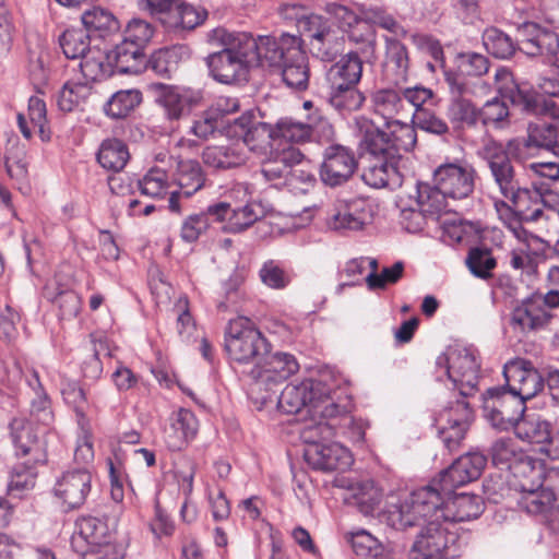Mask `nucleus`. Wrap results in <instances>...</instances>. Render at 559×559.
Segmentation results:
<instances>
[{
	"label": "nucleus",
	"mask_w": 559,
	"mask_h": 559,
	"mask_svg": "<svg viewBox=\"0 0 559 559\" xmlns=\"http://www.w3.org/2000/svg\"><path fill=\"white\" fill-rule=\"evenodd\" d=\"M510 472L515 479L514 486L516 490L540 488L544 485V464L527 453Z\"/></svg>",
	"instance_id": "obj_45"
},
{
	"label": "nucleus",
	"mask_w": 559,
	"mask_h": 559,
	"mask_svg": "<svg viewBox=\"0 0 559 559\" xmlns=\"http://www.w3.org/2000/svg\"><path fill=\"white\" fill-rule=\"evenodd\" d=\"M526 454L512 438H499L488 449L491 464L499 469L511 471Z\"/></svg>",
	"instance_id": "obj_47"
},
{
	"label": "nucleus",
	"mask_w": 559,
	"mask_h": 559,
	"mask_svg": "<svg viewBox=\"0 0 559 559\" xmlns=\"http://www.w3.org/2000/svg\"><path fill=\"white\" fill-rule=\"evenodd\" d=\"M81 20L86 32L111 33L120 28L118 19L109 10L102 7H93L85 11Z\"/></svg>",
	"instance_id": "obj_59"
},
{
	"label": "nucleus",
	"mask_w": 559,
	"mask_h": 559,
	"mask_svg": "<svg viewBox=\"0 0 559 559\" xmlns=\"http://www.w3.org/2000/svg\"><path fill=\"white\" fill-rule=\"evenodd\" d=\"M139 7L156 19L166 32L180 36L202 25L209 15L204 8L179 0H139Z\"/></svg>",
	"instance_id": "obj_5"
},
{
	"label": "nucleus",
	"mask_w": 559,
	"mask_h": 559,
	"mask_svg": "<svg viewBox=\"0 0 559 559\" xmlns=\"http://www.w3.org/2000/svg\"><path fill=\"white\" fill-rule=\"evenodd\" d=\"M249 63L257 61L261 67L280 68V44L272 35L254 38L249 33H238Z\"/></svg>",
	"instance_id": "obj_30"
},
{
	"label": "nucleus",
	"mask_w": 559,
	"mask_h": 559,
	"mask_svg": "<svg viewBox=\"0 0 559 559\" xmlns=\"http://www.w3.org/2000/svg\"><path fill=\"white\" fill-rule=\"evenodd\" d=\"M409 52L399 38L384 37V59L382 62L383 79L395 87L403 86L409 75Z\"/></svg>",
	"instance_id": "obj_24"
},
{
	"label": "nucleus",
	"mask_w": 559,
	"mask_h": 559,
	"mask_svg": "<svg viewBox=\"0 0 559 559\" xmlns=\"http://www.w3.org/2000/svg\"><path fill=\"white\" fill-rule=\"evenodd\" d=\"M145 58L144 49L126 38L106 52L112 74H141L145 72Z\"/></svg>",
	"instance_id": "obj_29"
},
{
	"label": "nucleus",
	"mask_w": 559,
	"mask_h": 559,
	"mask_svg": "<svg viewBox=\"0 0 559 559\" xmlns=\"http://www.w3.org/2000/svg\"><path fill=\"white\" fill-rule=\"evenodd\" d=\"M304 459L313 469L324 473L344 472L354 461L349 450L338 442L305 448Z\"/></svg>",
	"instance_id": "obj_23"
},
{
	"label": "nucleus",
	"mask_w": 559,
	"mask_h": 559,
	"mask_svg": "<svg viewBox=\"0 0 559 559\" xmlns=\"http://www.w3.org/2000/svg\"><path fill=\"white\" fill-rule=\"evenodd\" d=\"M358 165V157L350 147L338 143L331 144L323 151L320 179L326 187H341L353 178Z\"/></svg>",
	"instance_id": "obj_13"
},
{
	"label": "nucleus",
	"mask_w": 559,
	"mask_h": 559,
	"mask_svg": "<svg viewBox=\"0 0 559 559\" xmlns=\"http://www.w3.org/2000/svg\"><path fill=\"white\" fill-rule=\"evenodd\" d=\"M142 103L140 90H121L111 95L104 104L103 110L111 119L127 118Z\"/></svg>",
	"instance_id": "obj_48"
},
{
	"label": "nucleus",
	"mask_w": 559,
	"mask_h": 559,
	"mask_svg": "<svg viewBox=\"0 0 559 559\" xmlns=\"http://www.w3.org/2000/svg\"><path fill=\"white\" fill-rule=\"evenodd\" d=\"M488 456L479 451H471L456 459L448 468L432 479L444 496L454 489L478 479L486 467Z\"/></svg>",
	"instance_id": "obj_14"
},
{
	"label": "nucleus",
	"mask_w": 559,
	"mask_h": 559,
	"mask_svg": "<svg viewBox=\"0 0 559 559\" xmlns=\"http://www.w3.org/2000/svg\"><path fill=\"white\" fill-rule=\"evenodd\" d=\"M513 428L519 439L532 444L548 445L547 451L551 452L555 424L539 417L522 418Z\"/></svg>",
	"instance_id": "obj_40"
},
{
	"label": "nucleus",
	"mask_w": 559,
	"mask_h": 559,
	"mask_svg": "<svg viewBox=\"0 0 559 559\" xmlns=\"http://www.w3.org/2000/svg\"><path fill=\"white\" fill-rule=\"evenodd\" d=\"M559 307L557 292H534L519 301L512 309L510 326L513 331L528 334L546 329L555 318L554 309Z\"/></svg>",
	"instance_id": "obj_6"
},
{
	"label": "nucleus",
	"mask_w": 559,
	"mask_h": 559,
	"mask_svg": "<svg viewBox=\"0 0 559 559\" xmlns=\"http://www.w3.org/2000/svg\"><path fill=\"white\" fill-rule=\"evenodd\" d=\"M483 44L487 52L497 59H509L519 50L518 40L514 41L507 33L497 27L485 29Z\"/></svg>",
	"instance_id": "obj_55"
},
{
	"label": "nucleus",
	"mask_w": 559,
	"mask_h": 559,
	"mask_svg": "<svg viewBox=\"0 0 559 559\" xmlns=\"http://www.w3.org/2000/svg\"><path fill=\"white\" fill-rule=\"evenodd\" d=\"M366 224V213L357 212L352 205L345 204L335 207L326 217V225L331 230H359Z\"/></svg>",
	"instance_id": "obj_53"
},
{
	"label": "nucleus",
	"mask_w": 559,
	"mask_h": 559,
	"mask_svg": "<svg viewBox=\"0 0 559 559\" xmlns=\"http://www.w3.org/2000/svg\"><path fill=\"white\" fill-rule=\"evenodd\" d=\"M500 97L487 100L478 109V121L484 126H493L497 129L509 124V108L506 100L527 112L537 114L543 109L545 99L527 84H519L513 80L512 73L507 69H498L495 74Z\"/></svg>",
	"instance_id": "obj_2"
},
{
	"label": "nucleus",
	"mask_w": 559,
	"mask_h": 559,
	"mask_svg": "<svg viewBox=\"0 0 559 559\" xmlns=\"http://www.w3.org/2000/svg\"><path fill=\"white\" fill-rule=\"evenodd\" d=\"M93 476L85 467L68 469L53 486V493L62 501L64 511L78 510L84 506L92 492Z\"/></svg>",
	"instance_id": "obj_18"
},
{
	"label": "nucleus",
	"mask_w": 559,
	"mask_h": 559,
	"mask_svg": "<svg viewBox=\"0 0 559 559\" xmlns=\"http://www.w3.org/2000/svg\"><path fill=\"white\" fill-rule=\"evenodd\" d=\"M38 464L17 463L11 472L8 483V496L14 499H23L35 486Z\"/></svg>",
	"instance_id": "obj_49"
},
{
	"label": "nucleus",
	"mask_w": 559,
	"mask_h": 559,
	"mask_svg": "<svg viewBox=\"0 0 559 559\" xmlns=\"http://www.w3.org/2000/svg\"><path fill=\"white\" fill-rule=\"evenodd\" d=\"M190 58L189 47L173 45L154 50L145 58V71L152 70L156 75L170 79L177 72L179 64Z\"/></svg>",
	"instance_id": "obj_31"
},
{
	"label": "nucleus",
	"mask_w": 559,
	"mask_h": 559,
	"mask_svg": "<svg viewBox=\"0 0 559 559\" xmlns=\"http://www.w3.org/2000/svg\"><path fill=\"white\" fill-rule=\"evenodd\" d=\"M384 128L389 131L390 159L400 162L403 152H411L415 147L417 142L416 129L414 126L397 119L384 122Z\"/></svg>",
	"instance_id": "obj_41"
},
{
	"label": "nucleus",
	"mask_w": 559,
	"mask_h": 559,
	"mask_svg": "<svg viewBox=\"0 0 559 559\" xmlns=\"http://www.w3.org/2000/svg\"><path fill=\"white\" fill-rule=\"evenodd\" d=\"M554 197L547 182H533L532 188L520 183L511 193L504 195L510 205L502 202L520 222H536L544 214L545 206H551L549 198Z\"/></svg>",
	"instance_id": "obj_12"
},
{
	"label": "nucleus",
	"mask_w": 559,
	"mask_h": 559,
	"mask_svg": "<svg viewBox=\"0 0 559 559\" xmlns=\"http://www.w3.org/2000/svg\"><path fill=\"white\" fill-rule=\"evenodd\" d=\"M349 543L354 559H391L384 546L366 531L353 533Z\"/></svg>",
	"instance_id": "obj_51"
},
{
	"label": "nucleus",
	"mask_w": 559,
	"mask_h": 559,
	"mask_svg": "<svg viewBox=\"0 0 559 559\" xmlns=\"http://www.w3.org/2000/svg\"><path fill=\"white\" fill-rule=\"evenodd\" d=\"M4 166L8 175L19 183L28 185V162L26 160V150L17 141L7 147L4 156Z\"/></svg>",
	"instance_id": "obj_58"
},
{
	"label": "nucleus",
	"mask_w": 559,
	"mask_h": 559,
	"mask_svg": "<svg viewBox=\"0 0 559 559\" xmlns=\"http://www.w3.org/2000/svg\"><path fill=\"white\" fill-rule=\"evenodd\" d=\"M465 264L475 277L488 280L492 276L497 260L487 246H474L468 250Z\"/></svg>",
	"instance_id": "obj_56"
},
{
	"label": "nucleus",
	"mask_w": 559,
	"mask_h": 559,
	"mask_svg": "<svg viewBox=\"0 0 559 559\" xmlns=\"http://www.w3.org/2000/svg\"><path fill=\"white\" fill-rule=\"evenodd\" d=\"M479 364L467 348L452 350V371L450 380L459 389L462 399L474 395L478 384Z\"/></svg>",
	"instance_id": "obj_26"
},
{
	"label": "nucleus",
	"mask_w": 559,
	"mask_h": 559,
	"mask_svg": "<svg viewBox=\"0 0 559 559\" xmlns=\"http://www.w3.org/2000/svg\"><path fill=\"white\" fill-rule=\"evenodd\" d=\"M176 181L185 198L192 197L205 181L201 164L198 160H181L178 164Z\"/></svg>",
	"instance_id": "obj_50"
},
{
	"label": "nucleus",
	"mask_w": 559,
	"mask_h": 559,
	"mask_svg": "<svg viewBox=\"0 0 559 559\" xmlns=\"http://www.w3.org/2000/svg\"><path fill=\"white\" fill-rule=\"evenodd\" d=\"M246 145L261 156V174L266 181L280 179V120L274 124L257 122L251 124Z\"/></svg>",
	"instance_id": "obj_9"
},
{
	"label": "nucleus",
	"mask_w": 559,
	"mask_h": 559,
	"mask_svg": "<svg viewBox=\"0 0 559 559\" xmlns=\"http://www.w3.org/2000/svg\"><path fill=\"white\" fill-rule=\"evenodd\" d=\"M224 348L228 357L239 364L255 362L252 373L261 380L266 392L261 396L263 407L273 406L280 409V372L273 368L270 358L280 361V353H271L270 342L262 333L250 326H242L238 322H230L225 333Z\"/></svg>",
	"instance_id": "obj_1"
},
{
	"label": "nucleus",
	"mask_w": 559,
	"mask_h": 559,
	"mask_svg": "<svg viewBox=\"0 0 559 559\" xmlns=\"http://www.w3.org/2000/svg\"><path fill=\"white\" fill-rule=\"evenodd\" d=\"M205 165L215 169H231L245 163L241 152L230 146H207L202 153Z\"/></svg>",
	"instance_id": "obj_54"
},
{
	"label": "nucleus",
	"mask_w": 559,
	"mask_h": 559,
	"mask_svg": "<svg viewBox=\"0 0 559 559\" xmlns=\"http://www.w3.org/2000/svg\"><path fill=\"white\" fill-rule=\"evenodd\" d=\"M477 173L467 163H447L440 165L433 171V183L454 200L469 197L475 188Z\"/></svg>",
	"instance_id": "obj_17"
},
{
	"label": "nucleus",
	"mask_w": 559,
	"mask_h": 559,
	"mask_svg": "<svg viewBox=\"0 0 559 559\" xmlns=\"http://www.w3.org/2000/svg\"><path fill=\"white\" fill-rule=\"evenodd\" d=\"M366 100L358 85H328V103L343 118L362 109Z\"/></svg>",
	"instance_id": "obj_33"
},
{
	"label": "nucleus",
	"mask_w": 559,
	"mask_h": 559,
	"mask_svg": "<svg viewBox=\"0 0 559 559\" xmlns=\"http://www.w3.org/2000/svg\"><path fill=\"white\" fill-rule=\"evenodd\" d=\"M382 491L372 480L356 484L352 488V503L364 515H373L382 501Z\"/></svg>",
	"instance_id": "obj_52"
},
{
	"label": "nucleus",
	"mask_w": 559,
	"mask_h": 559,
	"mask_svg": "<svg viewBox=\"0 0 559 559\" xmlns=\"http://www.w3.org/2000/svg\"><path fill=\"white\" fill-rule=\"evenodd\" d=\"M454 64L460 69L461 74H465L467 78H479L489 70L487 57L474 51L457 52Z\"/></svg>",
	"instance_id": "obj_64"
},
{
	"label": "nucleus",
	"mask_w": 559,
	"mask_h": 559,
	"mask_svg": "<svg viewBox=\"0 0 559 559\" xmlns=\"http://www.w3.org/2000/svg\"><path fill=\"white\" fill-rule=\"evenodd\" d=\"M399 162L389 157L370 158L361 174L362 181L372 188L400 186Z\"/></svg>",
	"instance_id": "obj_34"
},
{
	"label": "nucleus",
	"mask_w": 559,
	"mask_h": 559,
	"mask_svg": "<svg viewBox=\"0 0 559 559\" xmlns=\"http://www.w3.org/2000/svg\"><path fill=\"white\" fill-rule=\"evenodd\" d=\"M483 407L492 427L508 430L523 418L526 401L504 383L486 390Z\"/></svg>",
	"instance_id": "obj_8"
},
{
	"label": "nucleus",
	"mask_w": 559,
	"mask_h": 559,
	"mask_svg": "<svg viewBox=\"0 0 559 559\" xmlns=\"http://www.w3.org/2000/svg\"><path fill=\"white\" fill-rule=\"evenodd\" d=\"M346 43L350 47L348 53L356 55L367 64L373 66L378 60L379 44L378 32L367 23H359L344 34Z\"/></svg>",
	"instance_id": "obj_32"
},
{
	"label": "nucleus",
	"mask_w": 559,
	"mask_h": 559,
	"mask_svg": "<svg viewBox=\"0 0 559 559\" xmlns=\"http://www.w3.org/2000/svg\"><path fill=\"white\" fill-rule=\"evenodd\" d=\"M59 45L68 59L81 58V71L87 76V69L92 66L87 57L90 51L91 38L88 32L82 28L66 29L59 37Z\"/></svg>",
	"instance_id": "obj_36"
},
{
	"label": "nucleus",
	"mask_w": 559,
	"mask_h": 559,
	"mask_svg": "<svg viewBox=\"0 0 559 559\" xmlns=\"http://www.w3.org/2000/svg\"><path fill=\"white\" fill-rule=\"evenodd\" d=\"M228 115L219 112L221 132L229 139L242 140L246 144L254 118L253 112L248 110L237 118H229Z\"/></svg>",
	"instance_id": "obj_60"
},
{
	"label": "nucleus",
	"mask_w": 559,
	"mask_h": 559,
	"mask_svg": "<svg viewBox=\"0 0 559 559\" xmlns=\"http://www.w3.org/2000/svg\"><path fill=\"white\" fill-rule=\"evenodd\" d=\"M518 491L520 492L518 506L528 514L546 515L552 510L556 502L554 490L544 485L540 488H527Z\"/></svg>",
	"instance_id": "obj_46"
},
{
	"label": "nucleus",
	"mask_w": 559,
	"mask_h": 559,
	"mask_svg": "<svg viewBox=\"0 0 559 559\" xmlns=\"http://www.w3.org/2000/svg\"><path fill=\"white\" fill-rule=\"evenodd\" d=\"M453 525L437 516L419 531L408 559H454L461 556L463 543Z\"/></svg>",
	"instance_id": "obj_4"
},
{
	"label": "nucleus",
	"mask_w": 559,
	"mask_h": 559,
	"mask_svg": "<svg viewBox=\"0 0 559 559\" xmlns=\"http://www.w3.org/2000/svg\"><path fill=\"white\" fill-rule=\"evenodd\" d=\"M239 108L237 99H219L216 104V108L209 112L203 120L194 121L191 131L199 138L206 139L210 134H213L215 130L221 131V119L219 112L233 114Z\"/></svg>",
	"instance_id": "obj_57"
},
{
	"label": "nucleus",
	"mask_w": 559,
	"mask_h": 559,
	"mask_svg": "<svg viewBox=\"0 0 559 559\" xmlns=\"http://www.w3.org/2000/svg\"><path fill=\"white\" fill-rule=\"evenodd\" d=\"M152 88L155 91V103L169 121H178L188 116L202 99L199 92L182 90L175 85L155 83Z\"/></svg>",
	"instance_id": "obj_20"
},
{
	"label": "nucleus",
	"mask_w": 559,
	"mask_h": 559,
	"mask_svg": "<svg viewBox=\"0 0 559 559\" xmlns=\"http://www.w3.org/2000/svg\"><path fill=\"white\" fill-rule=\"evenodd\" d=\"M358 10L362 13L364 23L371 25L373 28H382L395 37H406L407 29L396 20L393 13L384 5L378 4H359Z\"/></svg>",
	"instance_id": "obj_42"
},
{
	"label": "nucleus",
	"mask_w": 559,
	"mask_h": 559,
	"mask_svg": "<svg viewBox=\"0 0 559 559\" xmlns=\"http://www.w3.org/2000/svg\"><path fill=\"white\" fill-rule=\"evenodd\" d=\"M321 392V381L307 380L299 384H287L282 390V413L297 414L304 407L310 409V396Z\"/></svg>",
	"instance_id": "obj_37"
},
{
	"label": "nucleus",
	"mask_w": 559,
	"mask_h": 559,
	"mask_svg": "<svg viewBox=\"0 0 559 559\" xmlns=\"http://www.w3.org/2000/svg\"><path fill=\"white\" fill-rule=\"evenodd\" d=\"M116 533V522L108 516H81L75 522V532L71 537V548L83 551L90 547L115 544L112 536Z\"/></svg>",
	"instance_id": "obj_19"
},
{
	"label": "nucleus",
	"mask_w": 559,
	"mask_h": 559,
	"mask_svg": "<svg viewBox=\"0 0 559 559\" xmlns=\"http://www.w3.org/2000/svg\"><path fill=\"white\" fill-rule=\"evenodd\" d=\"M229 37L227 47L205 58L209 75L214 81L226 85L247 82L250 64L238 34Z\"/></svg>",
	"instance_id": "obj_7"
},
{
	"label": "nucleus",
	"mask_w": 559,
	"mask_h": 559,
	"mask_svg": "<svg viewBox=\"0 0 559 559\" xmlns=\"http://www.w3.org/2000/svg\"><path fill=\"white\" fill-rule=\"evenodd\" d=\"M474 409L465 399L451 402L436 417L438 438L449 452L457 450L474 421Z\"/></svg>",
	"instance_id": "obj_10"
},
{
	"label": "nucleus",
	"mask_w": 559,
	"mask_h": 559,
	"mask_svg": "<svg viewBox=\"0 0 559 559\" xmlns=\"http://www.w3.org/2000/svg\"><path fill=\"white\" fill-rule=\"evenodd\" d=\"M336 435L337 425L330 421L311 423L304 426L299 431V437L306 448L324 444Z\"/></svg>",
	"instance_id": "obj_61"
},
{
	"label": "nucleus",
	"mask_w": 559,
	"mask_h": 559,
	"mask_svg": "<svg viewBox=\"0 0 559 559\" xmlns=\"http://www.w3.org/2000/svg\"><path fill=\"white\" fill-rule=\"evenodd\" d=\"M518 48L530 57L555 58L558 56L559 35L534 22H526L518 28Z\"/></svg>",
	"instance_id": "obj_21"
},
{
	"label": "nucleus",
	"mask_w": 559,
	"mask_h": 559,
	"mask_svg": "<svg viewBox=\"0 0 559 559\" xmlns=\"http://www.w3.org/2000/svg\"><path fill=\"white\" fill-rule=\"evenodd\" d=\"M503 377L508 388L527 402L544 391L546 367L538 370L530 359L516 357L504 364Z\"/></svg>",
	"instance_id": "obj_15"
},
{
	"label": "nucleus",
	"mask_w": 559,
	"mask_h": 559,
	"mask_svg": "<svg viewBox=\"0 0 559 559\" xmlns=\"http://www.w3.org/2000/svg\"><path fill=\"white\" fill-rule=\"evenodd\" d=\"M484 152L488 168L500 193L503 197L511 193L521 183V180L512 160L502 150V143L492 141L485 146Z\"/></svg>",
	"instance_id": "obj_25"
},
{
	"label": "nucleus",
	"mask_w": 559,
	"mask_h": 559,
	"mask_svg": "<svg viewBox=\"0 0 559 559\" xmlns=\"http://www.w3.org/2000/svg\"><path fill=\"white\" fill-rule=\"evenodd\" d=\"M9 430L15 455L27 457L24 463L45 464L47 462L45 443L25 418H12Z\"/></svg>",
	"instance_id": "obj_22"
},
{
	"label": "nucleus",
	"mask_w": 559,
	"mask_h": 559,
	"mask_svg": "<svg viewBox=\"0 0 559 559\" xmlns=\"http://www.w3.org/2000/svg\"><path fill=\"white\" fill-rule=\"evenodd\" d=\"M354 123L359 138V157H364L366 154L370 158L389 157V131L381 129L366 116L355 117Z\"/></svg>",
	"instance_id": "obj_27"
},
{
	"label": "nucleus",
	"mask_w": 559,
	"mask_h": 559,
	"mask_svg": "<svg viewBox=\"0 0 559 559\" xmlns=\"http://www.w3.org/2000/svg\"><path fill=\"white\" fill-rule=\"evenodd\" d=\"M92 94V86L87 82H67L58 96V106L64 112H70L81 102Z\"/></svg>",
	"instance_id": "obj_62"
},
{
	"label": "nucleus",
	"mask_w": 559,
	"mask_h": 559,
	"mask_svg": "<svg viewBox=\"0 0 559 559\" xmlns=\"http://www.w3.org/2000/svg\"><path fill=\"white\" fill-rule=\"evenodd\" d=\"M448 117L452 123L475 127L478 122V109L469 99L453 97L448 107Z\"/></svg>",
	"instance_id": "obj_63"
},
{
	"label": "nucleus",
	"mask_w": 559,
	"mask_h": 559,
	"mask_svg": "<svg viewBox=\"0 0 559 559\" xmlns=\"http://www.w3.org/2000/svg\"><path fill=\"white\" fill-rule=\"evenodd\" d=\"M371 111L381 116L384 122L396 120L395 117L404 108L402 86L381 87L370 94Z\"/></svg>",
	"instance_id": "obj_38"
},
{
	"label": "nucleus",
	"mask_w": 559,
	"mask_h": 559,
	"mask_svg": "<svg viewBox=\"0 0 559 559\" xmlns=\"http://www.w3.org/2000/svg\"><path fill=\"white\" fill-rule=\"evenodd\" d=\"M309 59L298 35L282 33V82L293 93H304L309 87Z\"/></svg>",
	"instance_id": "obj_11"
},
{
	"label": "nucleus",
	"mask_w": 559,
	"mask_h": 559,
	"mask_svg": "<svg viewBox=\"0 0 559 559\" xmlns=\"http://www.w3.org/2000/svg\"><path fill=\"white\" fill-rule=\"evenodd\" d=\"M310 413L319 415L321 421H330L334 424H342L344 417L349 414L348 403L340 404L334 401L330 395V391L321 382V392L311 395L310 399Z\"/></svg>",
	"instance_id": "obj_43"
},
{
	"label": "nucleus",
	"mask_w": 559,
	"mask_h": 559,
	"mask_svg": "<svg viewBox=\"0 0 559 559\" xmlns=\"http://www.w3.org/2000/svg\"><path fill=\"white\" fill-rule=\"evenodd\" d=\"M130 158L128 145L120 139H105L96 154L98 164L112 173L121 171Z\"/></svg>",
	"instance_id": "obj_44"
},
{
	"label": "nucleus",
	"mask_w": 559,
	"mask_h": 559,
	"mask_svg": "<svg viewBox=\"0 0 559 559\" xmlns=\"http://www.w3.org/2000/svg\"><path fill=\"white\" fill-rule=\"evenodd\" d=\"M485 502L475 493L461 492L444 496V504L440 507L442 520L453 525L455 522H465L477 519L484 512Z\"/></svg>",
	"instance_id": "obj_28"
},
{
	"label": "nucleus",
	"mask_w": 559,
	"mask_h": 559,
	"mask_svg": "<svg viewBox=\"0 0 559 559\" xmlns=\"http://www.w3.org/2000/svg\"><path fill=\"white\" fill-rule=\"evenodd\" d=\"M365 60L348 52L333 63L326 72L328 85H358L362 78Z\"/></svg>",
	"instance_id": "obj_35"
},
{
	"label": "nucleus",
	"mask_w": 559,
	"mask_h": 559,
	"mask_svg": "<svg viewBox=\"0 0 559 559\" xmlns=\"http://www.w3.org/2000/svg\"><path fill=\"white\" fill-rule=\"evenodd\" d=\"M304 33H308L311 38L312 46L322 53L323 58L332 59L334 53L329 51L331 44L336 39V31L331 22L318 14H310L308 21L304 23Z\"/></svg>",
	"instance_id": "obj_39"
},
{
	"label": "nucleus",
	"mask_w": 559,
	"mask_h": 559,
	"mask_svg": "<svg viewBox=\"0 0 559 559\" xmlns=\"http://www.w3.org/2000/svg\"><path fill=\"white\" fill-rule=\"evenodd\" d=\"M444 504V495L439 487L430 481L429 485L418 488L403 501L392 504L385 512L386 523L397 531L409 527H423L430 520L440 514V507Z\"/></svg>",
	"instance_id": "obj_3"
},
{
	"label": "nucleus",
	"mask_w": 559,
	"mask_h": 559,
	"mask_svg": "<svg viewBox=\"0 0 559 559\" xmlns=\"http://www.w3.org/2000/svg\"><path fill=\"white\" fill-rule=\"evenodd\" d=\"M309 160L293 145L282 147V187L292 195L307 194L316 183Z\"/></svg>",
	"instance_id": "obj_16"
}]
</instances>
